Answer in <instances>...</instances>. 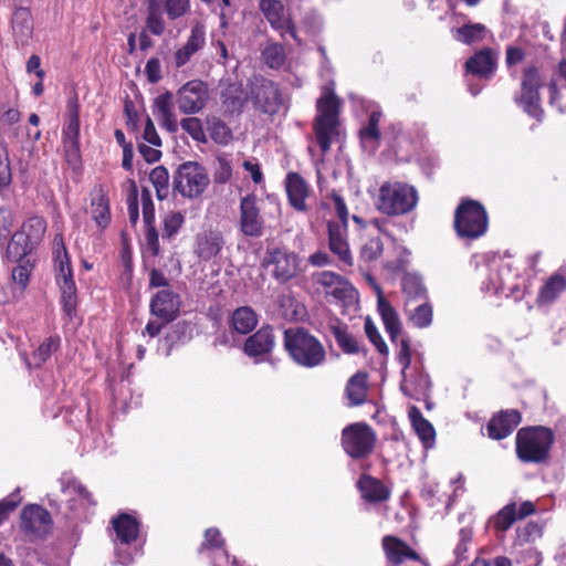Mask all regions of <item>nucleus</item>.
I'll list each match as a JSON object with an SVG mask.
<instances>
[{
    "instance_id": "obj_2",
    "label": "nucleus",
    "mask_w": 566,
    "mask_h": 566,
    "mask_svg": "<svg viewBox=\"0 0 566 566\" xmlns=\"http://www.w3.org/2000/svg\"><path fill=\"white\" fill-rule=\"evenodd\" d=\"M555 440L552 429L544 426H531L521 428L515 438V451L517 459L523 463L545 462Z\"/></svg>"
},
{
    "instance_id": "obj_9",
    "label": "nucleus",
    "mask_w": 566,
    "mask_h": 566,
    "mask_svg": "<svg viewBox=\"0 0 566 566\" xmlns=\"http://www.w3.org/2000/svg\"><path fill=\"white\" fill-rule=\"evenodd\" d=\"M62 144L66 161L73 168L81 165L80 106L76 97L67 102L66 120L62 132Z\"/></svg>"
},
{
    "instance_id": "obj_34",
    "label": "nucleus",
    "mask_w": 566,
    "mask_h": 566,
    "mask_svg": "<svg viewBox=\"0 0 566 566\" xmlns=\"http://www.w3.org/2000/svg\"><path fill=\"white\" fill-rule=\"evenodd\" d=\"M401 290L407 297L406 302L411 304L415 301L427 300V289L423 285L421 276L415 273H407L401 279Z\"/></svg>"
},
{
    "instance_id": "obj_61",
    "label": "nucleus",
    "mask_w": 566,
    "mask_h": 566,
    "mask_svg": "<svg viewBox=\"0 0 566 566\" xmlns=\"http://www.w3.org/2000/svg\"><path fill=\"white\" fill-rule=\"evenodd\" d=\"M53 249L55 270L60 269L61 262L66 261V264H71L62 234L57 233L54 237Z\"/></svg>"
},
{
    "instance_id": "obj_59",
    "label": "nucleus",
    "mask_w": 566,
    "mask_h": 566,
    "mask_svg": "<svg viewBox=\"0 0 566 566\" xmlns=\"http://www.w3.org/2000/svg\"><path fill=\"white\" fill-rule=\"evenodd\" d=\"M59 347V338L57 337H49L46 338L34 353V358L39 360V363L46 361L53 352H55Z\"/></svg>"
},
{
    "instance_id": "obj_37",
    "label": "nucleus",
    "mask_w": 566,
    "mask_h": 566,
    "mask_svg": "<svg viewBox=\"0 0 566 566\" xmlns=\"http://www.w3.org/2000/svg\"><path fill=\"white\" fill-rule=\"evenodd\" d=\"M367 395L366 375L357 373L352 376L346 385V396L349 406H359L365 401Z\"/></svg>"
},
{
    "instance_id": "obj_10",
    "label": "nucleus",
    "mask_w": 566,
    "mask_h": 566,
    "mask_svg": "<svg viewBox=\"0 0 566 566\" xmlns=\"http://www.w3.org/2000/svg\"><path fill=\"white\" fill-rule=\"evenodd\" d=\"M375 440V432L366 423H352L342 432V446L353 459H363L371 453Z\"/></svg>"
},
{
    "instance_id": "obj_21",
    "label": "nucleus",
    "mask_w": 566,
    "mask_h": 566,
    "mask_svg": "<svg viewBox=\"0 0 566 566\" xmlns=\"http://www.w3.org/2000/svg\"><path fill=\"white\" fill-rule=\"evenodd\" d=\"M377 292V310L384 322L386 332L392 343H397L401 333V322L396 310L391 304L384 297L382 291L379 286H376Z\"/></svg>"
},
{
    "instance_id": "obj_27",
    "label": "nucleus",
    "mask_w": 566,
    "mask_h": 566,
    "mask_svg": "<svg viewBox=\"0 0 566 566\" xmlns=\"http://www.w3.org/2000/svg\"><path fill=\"white\" fill-rule=\"evenodd\" d=\"M361 497L367 502H382L389 497V491L377 479L370 475H361L357 482Z\"/></svg>"
},
{
    "instance_id": "obj_42",
    "label": "nucleus",
    "mask_w": 566,
    "mask_h": 566,
    "mask_svg": "<svg viewBox=\"0 0 566 566\" xmlns=\"http://www.w3.org/2000/svg\"><path fill=\"white\" fill-rule=\"evenodd\" d=\"M262 60L270 69H280L286 60L284 46L281 43H269L262 51Z\"/></svg>"
},
{
    "instance_id": "obj_57",
    "label": "nucleus",
    "mask_w": 566,
    "mask_h": 566,
    "mask_svg": "<svg viewBox=\"0 0 566 566\" xmlns=\"http://www.w3.org/2000/svg\"><path fill=\"white\" fill-rule=\"evenodd\" d=\"M140 199L143 206L144 223H155V206L151 199V193L147 188L142 189Z\"/></svg>"
},
{
    "instance_id": "obj_11",
    "label": "nucleus",
    "mask_w": 566,
    "mask_h": 566,
    "mask_svg": "<svg viewBox=\"0 0 566 566\" xmlns=\"http://www.w3.org/2000/svg\"><path fill=\"white\" fill-rule=\"evenodd\" d=\"M190 8L189 0H148L147 28L154 35H161L165 31L166 14L174 21L185 15Z\"/></svg>"
},
{
    "instance_id": "obj_24",
    "label": "nucleus",
    "mask_w": 566,
    "mask_h": 566,
    "mask_svg": "<svg viewBox=\"0 0 566 566\" xmlns=\"http://www.w3.org/2000/svg\"><path fill=\"white\" fill-rule=\"evenodd\" d=\"M285 187L291 206L298 211H307L305 198L308 196V186L297 172H289Z\"/></svg>"
},
{
    "instance_id": "obj_20",
    "label": "nucleus",
    "mask_w": 566,
    "mask_h": 566,
    "mask_svg": "<svg viewBox=\"0 0 566 566\" xmlns=\"http://www.w3.org/2000/svg\"><path fill=\"white\" fill-rule=\"evenodd\" d=\"M275 345V336L271 326H262L249 336L244 343L243 352L250 357H258L272 352Z\"/></svg>"
},
{
    "instance_id": "obj_63",
    "label": "nucleus",
    "mask_w": 566,
    "mask_h": 566,
    "mask_svg": "<svg viewBox=\"0 0 566 566\" xmlns=\"http://www.w3.org/2000/svg\"><path fill=\"white\" fill-rule=\"evenodd\" d=\"M327 293L336 300L345 301L354 296L355 289L348 283V281L343 279L339 284L335 285L331 291H327Z\"/></svg>"
},
{
    "instance_id": "obj_51",
    "label": "nucleus",
    "mask_w": 566,
    "mask_h": 566,
    "mask_svg": "<svg viewBox=\"0 0 566 566\" xmlns=\"http://www.w3.org/2000/svg\"><path fill=\"white\" fill-rule=\"evenodd\" d=\"M381 117L380 112H373L369 116L368 125L360 130V136L363 140H373L377 142L380 138V133L378 129V124Z\"/></svg>"
},
{
    "instance_id": "obj_49",
    "label": "nucleus",
    "mask_w": 566,
    "mask_h": 566,
    "mask_svg": "<svg viewBox=\"0 0 566 566\" xmlns=\"http://www.w3.org/2000/svg\"><path fill=\"white\" fill-rule=\"evenodd\" d=\"M181 128L188 133L192 139L199 143H206V134L203 132L202 123L198 117H186L180 122Z\"/></svg>"
},
{
    "instance_id": "obj_38",
    "label": "nucleus",
    "mask_w": 566,
    "mask_h": 566,
    "mask_svg": "<svg viewBox=\"0 0 566 566\" xmlns=\"http://www.w3.org/2000/svg\"><path fill=\"white\" fill-rule=\"evenodd\" d=\"M91 216L96 224L101 228H106L111 221L108 198L99 193L92 199Z\"/></svg>"
},
{
    "instance_id": "obj_48",
    "label": "nucleus",
    "mask_w": 566,
    "mask_h": 566,
    "mask_svg": "<svg viewBox=\"0 0 566 566\" xmlns=\"http://www.w3.org/2000/svg\"><path fill=\"white\" fill-rule=\"evenodd\" d=\"M12 182V171L9 160L7 147L3 143H0V193L9 188Z\"/></svg>"
},
{
    "instance_id": "obj_3",
    "label": "nucleus",
    "mask_w": 566,
    "mask_h": 566,
    "mask_svg": "<svg viewBox=\"0 0 566 566\" xmlns=\"http://www.w3.org/2000/svg\"><path fill=\"white\" fill-rule=\"evenodd\" d=\"M284 347L297 365L306 368L319 366L326 358L323 344L303 327L284 331Z\"/></svg>"
},
{
    "instance_id": "obj_54",
    "label": "nucleus",
    "mask_w": 566,
    "mask_h": 566,
    "mask_svg": "<svg viewBox=\"0 0 566 566\" xmlns=\"http://www.w3.org/2000/svg\"><path fill=\"white\" fill-rule=\"evenodd\" d=\"M13 226L12 213L0 207V247H4L8 238L11 235Z\"/></svg>"
},
{
    "instance_id": "obj_31",
    "label": "nucleus",
    "mask_w": 566,
    "mask_h": 566,
    "mask_svg": "<svg viewBox=\"0 0 566 566\" xmlns=\"http://www.w3.org/2000/svg\"><path fill=\"white\" fill-rule=\"evenodd\" d=\"M10 237L11 239L7 243L4 255L11 262H20L33 250L34 247L29 242L27 235L19 230L14 233L11 232Z\"/></svg>"
},
{
    "instance_id": "obj_16",
    "label": "nucleus",
    "mask_w": 566,
    "mask_h": 566,
    "mask_svg": "<svg viewBox=\"0 0 566 566\" xmlns=\"http://www.w3.org/2000/svg\"><path fill=\"white\" fill-rule=\"evenodd\" d=\"M260 9L273 30L280 32V35H296L295 27L280 0H261Z\"/></svg>"
},
{
    "instance_id": "obj_26",
    "label": "nucleus",
    "mask_w": 566,
    "mask_h": 566,
    "mask_svg": "<svg viewBox=\"0 0 566 566\" xmlns=\"http://www.w3.org/2000/svg\"><path fill=\"white\" fill-rule=\"evenodd\" d=\"M248 99L242 84L239 82L228 81L226 87L221 92V105L227 113L240 114Z\"/></svg>"
},
{
    "instance_id": "obj_15",
    "label": "nucleus",
    "mask_w": 566,
    "mask_h": 566,
    "mask_svg": "<svg viewBox=\"0 0 566 566\" xmlns=\"http://www.w3.org/2000/svg\"><path fill=\"white\" fill-rule=\"evenodd\" d=\"M259 199L255 195H247L240 200L239 227L245 237L260 238L264 233L265 221L260 213Z\"/></svg>"
},
{
    "instance_id": "obj_30",
    "label": "nucleus",
    "mask_w": 566,
    "mask_h": 566,
    "mask_svg": "<svg viewBox=\"0 0 566 566\" xmlns=\"http://www.w3.org/2000/svg\"><path fill=\"white\" fill-rule=\"evenodd\" d=\"M492 51L482 50L475 53L465 62V70L468 73L479 78H489L492 74Z\"/></svg>"
},
{
    "instance_id": "obj_39",
    "label": "nucleus",
    "mask_w": 566,
    "mask_h": 566,
    "mask_svg": "<svg viewBox=\"0 0 566 566\" xmlns=\"http://www.w3.org/2000/svg\"><path fill=\"white\" fill-rule=\"evenodd\" d=\"M46 230V222L43 218L34 216L29 218L19 230L27 235L30 243L35 247L42 240Z\"/></svg>"
},
{
    "instance_id": "obj_4",
    "label": "nucleus",
    "mask_w": 566,
    "mask_h": 566,
    "mask_svg": "<svg viewBox=\"0 0 566 566\" xmlns=\"http://www.w3.org/2000/svg\"><path fill=\"white\" fill-rule=\"evenodd\" d=\"M317 115L314 120L316 142L323 154L331 149L332 142L338 135L339 99L333 91L325 93L316 102Z\"/></svg>"
},
{
    "instance_id": "obj_18",
    "label": "nucleus",
    "mask_w": 566,
    "mask_h": 566,
    "mask_svg": "<svg viewBox=\"0 0 566 566\" xmlns=\"http://www.w3.org/2000/svg\"><path fill=\"white\" fill-rule=\"evenodd\" d=\"M328 245L329 250L338 256L342 263L347 266L354 264L347 242V224H339L338 222L328 223Z\"/></svg>"
},
{
    "instance_id": "obj_40",
    "label": "nucleus",
    "mask_w": 566,
    "mask_h": 566,
    "mask_svg": "<svg viewBox=\"0 0 566 566\" xmlns=\"http://www.w3.org/2000/svg\"><path fill=\"white\" fill-rule=\"evenodd\" d=\"M331 329L337 345L344 353L356 354L359 352V343L356 337L348 333L346 325H333Z\"/></svg>"
},
{
    "instance_id": "obj_29",
    "label": "nucleus",
    "mask_w": 566,
    "mask_h": 566,
    "mask_svg": "<svg viewBox=\"0 0 566 566\" xmlns=\"http://www.w3.org/2000/svg\"><path fill=\"white\" fill-rule=\"evenodd\" d=\"M566 290V277L562 272L554 273L542 286L537 302L541 305L552 304Z\"/></svg>"
},
{
    "instance_id": "obj_5",
    "label": "nucleus",
    "mask_w": 566,
    "mask_h": 566,
    "mask_svg": "<svg viewBox=\"0 0 566 566\" xmlns=\"http://www.w3.org/2000/svg\"><path fill=\"white\" fill-rule=\"evenodd\" d=\"M418 202L415 187L405 182H385L379 188L377 209L387 216H402L412 211Z\"/></svg>"
},
{
    "instance_id": "obj_50",
    "label": "nucleus",
    "mask_w": 566,
    "mask_h": 566,
    "mask_svg": "<svg viewBox=\"0 0 566 566\" xmlns=\"http://www.w3.org/2000/svg\"><path fill=\"white\" fill-rule=\"evenodd\" d=\"M364 328H365L366 336L368 337L370 343L374 344V346L377 348V350L382 355H387L388 347H387L386 343L384 342L381 335L379 334L376 325L374 324V322L370 317H367L365 319Z\"/></svg>"
},
{
    "instance_id": "obj_33",
    "label": "nucleus",
    "mask_w": 566,
    "mask_h": 566,
    "mask_svg": "<svg viewBox=\"0 0 566 566\" xmlns=\"http://www.w3.org/2000/svg\"><path fill=\"white\" fill-rule=\"evenodd\" d=\"M258 324V315L250 306L238 307L231 316V325L239 334H249Z\"/></svg>"
},
{
    "instance_id": "obj_23",
    "label": "nucleus",
    "mask_w": 566,
    "mask_h": 566,
    "mask_svg": "<svg viewBox=\"0 0 566 566\" xmlns=\"http://www.w3.org/2000/svg\"><path fill=\"white\" fill-rule=\"evenodd\" d=\"M382 547L387 559L395 565H399L406 559L417 560L419 558L416 551L402 539L392 535H386L382 538Z\"/></svg>"
},
{
    "instance_id": "obj_62",
    "label": "nucleus",
    "mask_w": 566,
    "mask_h": 566,
    "mask_svg": "<svg viewBox=\"0 0 566 566\" xmlns=\"http://www.w3.org/2000/svg\"><path fill=\"white\" fill-rule=\"evenodd\" d=\"M396 344L399 346L397 360L402 367V375H405L406 369L410 366L411 363L410 344L407 338H398V342Z\"/></svg>"
},
{
    "instance_id": "obj_32",
    "label": "nucleus",
    "mask_w": 566,
    "mask_h": 566,
    "mask_svg": "<svg viewBox=\"0 0 566 566\" xmlns=\"http://www.w3.org/2000/svg\"><path fill=\"white\" fill-rule=\"evenodd\" d=\"M113 526L123 544L132 543L138 535L139 523L129 514L123 513L117 518H114Z\"/></svg>"
},
{
    "instance_id": "obj_35",
    "label": "nucleus",
    "mask_w": 566,
    "mask_h": 566,
    "mask_svg": "<svg viewBox=\"0 0 566 566\" xmlns=\"http://www.w3.org/2000/svg\"><path fill=\"white\" fill-rule=\"evenodd\" d=\"M412 303L406 302L405 312L408 319L418 328H426L432 323V306L428 302L411 307Z\"/></svg>"
},
{
    "instance_id": "obj_28",
    "label": "nucleus",
    "mask_w": 566,
    "mask_h": 566,
    "mask_svg": "<svg viewBox=\"0 0 566 566\" xmlns=\"http://www.w3.org/2000/svg\"><path fill=\"white\" fill-rule=\"evenodd\" d=\"M409 418L423 447H433L436 440V430L433 426L422 416L421 411L415 406L411 407V409L409 410Z\"/></svg>"
},
{
    "instance_id": "obj_17",
    "label": "nucleus",
    "mask_w": 566,
    "mask_h": 566,
    "mask_svg": "<svg viewBox=\"0 0 566 566\" xmlns=\"http://www.w3.org/2000/svg\"><path fill=\"white\" fill-rule=\"evenodd\" d=\"M56 282L61 290V303L66 315L72 316L76 307V286L73 280L71 264L61 262L56 269Z\"/></svg>"
},
{
    "instance_id": "obj_8",
    "label": "nucleus",
    "mask_w": 566,
    "mask_h": 566,
    "mask_svg": "<svg viewBox=\"0 0 566 566\" xmlns=\"http://www.w3.org/2000/svg\"><path fill=\"white\" fill-rule=\"evenodd\" d=\"M249 98L256 111L274 115L283 106V97L279 86L261 74H254L249 80Z\"/></svg>"
},
{
    "instance_id": "obj_19",
    "label": "nucleus",
    "mask_w": 566,
    "mask_h": 566,
    "mask_svg": "<svg viewBox=\"0 0 566 566\" xmlns=\"http://www.w3.org/2000/svg\"><path fill=\"white\" fill-rule=\"evenodd\" d=\"M179 295L169 290H161L156 293L150 302V311L154 315L165 321L171 322L179 313Z\"/></svg>"
},
{
    "instance_id": "obj_41",
    "label": "nucleus",
    "mask_w": 566,
    "mask_h": 566,
    "mask_svg": "<svg viewBox=\"0 0 566 566\" xmlns=\"http://www.w3.org/2000/svg\"><path fill=\"white\" fill-rule=\"evenodd\" d=\"M12 30L17 35H31L33 31V19L29 9L18 8L11 19Z\"/></svg>"
},
{
    "instance_id": "obj_36",
    "label": "nucleus",
    "mask_w": 566,
    "mask_h": 566,
    "mask_svg": "<svg viewBox=\"0 0 566 566\" xmlns=\"http://www.w3.org/2000/svg\"><path fill=\"white\" fill-rule=\"evenodd\" d=\"M522 422V415L517 409H505L497 412V440L510 436Z\"/></svg>"
},
{
    "instance_id": "obj_43",
    "label": "nucleus",
    "mask_w": 566,
    "mask_h": 566,
    "mask_svg": "<svg viewBox=\"0 0 566 566\" xmlns=\"http://www.w3.org/2000/svg\"><path fill=\"white\" fill-rule=\"evenodd\" d=\"M158 200H164L169 193V174L166 167L157 166L149 174Z\"/></svg>"
},
{
    "instance_id": "obj_60",
    "label": "nucleus",
    "mask_w": 566,
    "mask_h": 566,
    "mask_svg": "<svg viewBox=\"0 0 566 566\" xmlns=\"http://www.w3.org/2000/svg\"><path fill=\"white\" fill-rule=\"evenodd\" d=\"M146 226V248L150 252L153 256H157L160 252L159 247V237L155 223L145 224Z\"/></svg>"
},
{
    "instance_id": "obj_55",
    "label": "nucleus",
    "mask_w": 566,
    "mask_h": 566,
    "mask_svg": "<svg viewBox=\"0 0 566 566\" xmlns=\"http://www.w3.org/2000/svg\"><path fill=\"white\" fill-rule=\"evenodd\" d=\"M312 277L316 284L322 285L328 291H331L335 285L339 284V282L344 279L339 274L332 271L316 272Z\"/></svg>"
},
{
    "instance_id": "obj_22",
    "label": "nucleus",
    "mask_w": 566,
    "mask_h": 566,
    "mask_svg": "<svg viewBox=\"0 0 566 566\" xmlns=\"http://www.w3.org/2000/svg\"><path fill=\"white\" fill-rule=\"evenodd\" d=\"M535 511V504L531 501H524L521 504L512 502L497 512V530H507L517 520H522Z\"/></svg>"
},
{
    "instance_id": "obj_56",
    "label": "nucleus",
    "mask_w": 566,
    "mask_h": 566,
    "mask_svg": "<svg viewBox=\"0 0 566 566\" xmlns=\"http://www.w3.org/2000/svg\"><path fill=\"white\" fill-rule=\"evenodd\" d=\"M31 269L29 262L20 263L12 269V280L19 286L20 293H22L30 277Z\"/></svg>"
},
{
    "instance_id": "obj_46",
    "label": "nucleus",
    "mask_w": 566,
    "mask_h": 566,
    "mask_svg": "<svg viewBox=\"0 0 566 566\" xmlns=\"http://www.w3.org/2000/svg\"><path fill=\"white\" fill-rule=\"evenodd\" d=\"M543 536V526L537 522H528L516 530V543L524 545L534 543Z\"/></svg>"
},
{
    "instance_id": "obj_58",
    "label": "nucleus",
    "mask_w": 566,
    "mask_h": 566,
    "mask_svg": "<svg viewBox=\"0 0 566 566\" xmlns=\"http://www.w3.org/2000/svg\"><path fill=\"white\" fill-rule=\"evenodd\" d=\"M21 502L19 490L0 501V524L3 523Z\"/></svg>"
},
{
    "instance_id": "obj_25",
    "label": "nucleus",
    "mask_w": 566,
    "mask_h": 566,
    "mask_svg": "<svg viewBox=\"0 0 566 566\" xmlns=\"http://www.w3.org/2000/svg\"><path fill=\"white\" fill-rule=\"evenodd\" d=\"M223 247V238L216 231H203L197 234L195 252L203 261L214 258Z\"/></svg>"
},
{
    "instance_id": "obj_13",
    "label": "nucleus",
    "mask_w": 566,
    "mask_h": 566,
    "mask_svg": "<svg viewBox=\"0 0 566 566\" xmlns=\"http://www.w3.org/2000/svg\"><path fill=\"white\" fill-rule=\"evenodd\" d=\"M542 86V78L536 69L531 67L524 72L521 94L517 103L531 117L541 122L544 116V111L541 107V98L538 88Z\"/></svg>"
},
{
    "instance_id": "obj_52",
    "label": "nucleus",
    "mask_w": 566,
    "mask_h": 566,
    "mask_svg": "<svg viewBox=\"0 0 566 566\" xmlns=\"http://www.w3.org/2000/svg\"><path fill=\"white\" fill-rule=\"evenodd\" d=\"M472 541V530L468 527H462L458 532V543L454 547V555L458 559L465 558V553L468 552L469 545Z\"/></svg>"
},
{
    "instance_id": "obj_7",
    "label": "nucleus",
    "mask_w": 566,
    "mask_h": 566,
    "mask_svg": "<svg viewBox=\"0 0 566 566\" xmlns=\"http://www.w3.org/2000/svg\"><path fill=\"white\" fill-rule=\"evenodd\" d=\"M210 179L207 169L197 161H185L178 166L172 177V192L193 199L203 193Z\"/></svg>"
},
{
    "instance_id": "obj_45",
    "label": "nucleus",
    "mask_w": 566,
    "mask_h": 566,
    "mask_svg": "<svg viewBox=\"0 0 566 566\" xmlns=\"http://www.w3.org/2000/svg\"><path fill=\"white\" fill-rule=\"evenodd\" d=\"M208 125L210 137L217 144L227 145L231 140V129L224 122L217 117H213L211 119H208Z\"/></svg>"
},
{
    "instance_id": "obj_6",
    "label": "nucleus",
    "mask_w": 566,
    "mask_h": 566,
    "mask_svg": "<svg viewBox=\"0 0 566 566\" xmlns=\"http://www.w3.org/2000/svg\"><path fill=\"white\" fill-rule=\"evenodd\" d=\"M453 223L460 238L478 239L488 230L486 211L478 201L465 199L455 209Z\"/></svg>"
},
{
    "instance_id": "obj_53",
    "label": "nucleus",
    "mask_w": 566,
    "mask_h": 566,
    "mask_svg": "<svg viewBox=\"0 0 566 566\" xmlns=\"http://www.w3.org/2000/svg\"><path fill=\"white\" fill-rule=\"evenodd\" d=\"M382 253V242L379 238L368 240L361 248V258L367 261H375Z\"/></svg>"
},
{
    "instance_id": "obj_12",
    "label": "nucleus",
    "mask_w": 566,
    "mask_h": 566,
    "mask_svg": "<svg viewBox=\"0 0 566 566\" xmlns=\"http://www.w3.org/2000/svg\"><path fill=\"white\" fill-rule=\"evenodd\" d=\"M262 266L272 268V276L279 283H286L298 273V256L285 248H269L262 259Z\"/></svg>"
},
{
    "instance_id": "obj_14",
    "label": "nucleus",
    "mask_w": 566,
    "mask_h": 566,
    "mask_svg": "<svg viewBox=\"0 0 566 566\" xmlns=\"http://www.w3.org/2000/svg\"><path fill=\"white\" fill-rule=\"evenodd\" d=\"M21 530L30 539L44 537L51 530V514L38 504H29L21 512Z\"/></svg>"
},
{
    "instance_id": "obj_1",
    "label": "nucleus",
    "mask_w": 566,
    "mask_h": 566,
    "mask_svg": "<svg viewBox=\"0 0 566 566\" xmlns=\"http://www.w3.org/2000/svg\"><path fill=\"white\" fill-rule=\"evenodd\" d=\"M174 98L179 111L186 115H193L201 112L208 101V86L200 80H191L185 83L176 95L170 91L158 95L154 101V107L158 112L159 122L169 133L178 130V122L172 112Z\"/></svg>"
},
{
    "instance_id": "obj_64",
    "label": "nucleus",
    "mask_w": 566,
    "mask_h": 566,
    "mask_svg": "<svg viewBox=\"0 0 566 566\" xmlns=\"http://www.w3.org/2000/svg\"><path fill=\"white\" fill-rule=\"evenodd\" d=\"M64 493L67 494H76L83 500H85L88 504L95 505V501L93 500L92 493L80 482L71 481L63 490Z\"/></svg>"
},
{
    "instance_id": "obj_44",
    "label": "nucleus",
    "mask_w": 566,
    "mask_h": 566,
    "mask_svg": "<svg viewBox=\"0 0 566 566\" xmlns=\"http://www.w3.org/2000/svg\"><path fill=\"white\" fill-rule=\"evenodd\" d=\"M185 217L179 211L168 212L163 220V240L171 242L181 229Z\"/></svg>"
},
{
    "instance_id": "obj_47",
    "label": "nucleus",
    "mask_w": 566,
    "mask_h": 566,
    "mask_svg": "<svg viewBox=\"0 0 566 566\" xmlns=\"http://www.w3.org/2000/svg\"><path fill=\"white\" fill-rule=\"evenodd\" d=\"M203 44L205 38H189L188 42L175 53L177 67L185 65Z\"/></svg>"
}]
</instances>
